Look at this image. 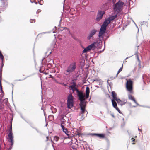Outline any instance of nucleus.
Here are the masks:
<instances>
[{
  "instance_id": "obj_1",
  "label": "nucleus",
  "mask_w": 150,
  "mask_h": 150,
  "mask_svg": "<svg viewBox=\"0 0 150 150\" xmlns=\"http://www.w3.org/2000/svg\"><path fill=\"white\" fill-rule=\"evenodd\" d=\"M76 84L74 83L72 85L69 86L71 88V90L72 91V93H74L75 91H76L77 93V96L79 98L78 99L80 101L79 106L80 108L81 111L80 115L81 116V119L82 120L86 115H84L86 113L87 115L88 112L86 110V102L85 101V95L82 91H79L76 87Z\"/></svg>"
},
{
  "instance_id": "obj_2",
  "label": "nucleus",
  "mask_w": 150,
  "mask_h": 150,
  "mask_svg": "<svg viewBox=\"0 0 150 150\" xmlns=\"http://www.w3.org/2000/svg\"><path fill=\"white\" fill-rule=\"evenodd\" d=\"M76 68V63L75 62L71 63L68 67L64 74L66 75H69L70 73L74 72Z\"/></svg>"
},
{
  "instance_id": "obj_3",
  "label": "nucleus",
  "mask_w": 150,
  "mask_h": 150,
  "mask_svg": "<svg viewBox=\"0 0 150 150\" xmlns=\"http://www.w3.org/2000/svg\"><path fill=\"white\" fill-rule=\"evenodd\" d=\"M74 97L71 93L69 94L67 97V107L69 109L72 108L74 104Z\"/></svg>"
},
{
  "instance_id": "obj_4",
  "label": "nucleus",
  "mask_w": 150,
  "mask_h": 150,
  "mask_svg": "<svg viewBox=\"0 0 150 150\" xmlns=\"http://www.w3.org/2000/svg\"><path fill=\"white\" fill-rule=\"evenodd\" d=\"M126 88L127 91L130 93H133V82L130 79L127 81L126 84Z\"/></svg>"
},
{
  "instance_id": "obj_5",
  "label": "nucleus",
  "mask_w": 150,
  "mask_h": 150,
  "mask_svg": "<svg viewBox=\"0 0 150 150\" xmlns=\"http://www.w3.org/2000/svg\"><path fill=\"white\" fill-rule=\"evenodd\" d=\"M123 4L124 3L123 2L119 1L115 4L114 7V10L117 11H119L123 6Z\"/></svg>"
},
{
  "instance_id": "obj_6",
  "label": "nucleus",
  "mask_w": 150,
  "mask_h": 150,
  "mask_svg": "<svg viewBox=\"0 0 150 150\" xmlns=\"http://www.w3.org/2000/svg\"><path fill=\"white\" fill-rule=\"evenodd\" d=\"M94 45L95 44L93 43L88 46L87 47L84 49L83 51V53H85L87 51H89L91 50H94L95 49Z\"/></svg>"
},
{
  "instance_id": "obj_7",
  "label": "nucleus",
  "mask_w": 150,
  "mask_h": 150,
  "mask_svg": "<svg viewBox=\"0 0 150 150\" xmlns=\"http://www.w3.org/2000/svg\"><path fill=\"white\" fill-rule=\"evenodd\" d=\"M105 12L103 11H99L97 15V16L96 20L97 21H99L103 17Z\"/></svg>"
},
{
  "instance_id": "obj_8",
  "label": "nucleus",
  "mask_w": 150,
  "mask_h": 150,
  "mask_svg": "<svg viewBox=\"0 0 150 150\" xmlns=\"http://www.w3.org/2000/svg\"><path fill=\"white\" fill-rule=\"evenodd\" d=\"M13 138V133L12 132V123H11V126H10V142L11 143V146H12L13 144L14 141Z\"/></svg>"
},
{
  "instance_id": "obj_9",
  "label": "nucleus",
  "mask_w": 150,
  "mask_h": 150,
  "mask_svg": "<svg viewBox=\"0 0 150 150\" xmlns=\"http://www.w3.org/2000/svg\"><path fill=\"white\" fill-rule=\"evenodd\" d=\"M95 44V48H96L98 49H100L102 47V41L101 40H99L98 42L93 43Z\"/></svg>"
},
{
  "instance_id": "obj_10",
  "label": "nucleus",
  "mask_w": 150,
  "mask_h": 150,
  "mask_svg": "<svg viewBox=\"0 0 150 150\" xmlns=\"http://www.w3.org/2000/svg\"><path fill=\"white\" fill-rule=\"evenodd\" d=\"M91 135L92 136H96L100 138H104L105 137V135L103 134H96L91 133Z\"/></svg>"
},
{
  "instance_id": "obj_11",
  "label": "nucleus",
  "mask_w": 150,
  "mask_h": 150,
  "mask_svg": "<svg viewBox=\"0 0 150 150\" xmlns=\"http://www.w3.org/2000/svg\"><path fill=\"white\" fill-rule=\"evenodd\" d=\"M110 23V21H109L108 19L106 20L103 22V23L102 25L101 28H103V29H106V27Z\"/></svg>"
},
{
  "instance_id": "obj_12",
  "label": "nucleus",
  "mask_w": 150,
  "mask_h": 150,
  "mask_svg": "<svg viewBox=\"0 0 150 150\" xmlns=\"http://www.w3.org/2000/svg\"><path fill=\"white\" fill-rule=\"evenodd\" d=\"M106 30V29H103V28H101L100 31L99 32V37H102L101 38H103V35L105 33Z\"/></svg>"
},
{
  "instance_id": "obj_13",
  "label": "nucleus",
  "mask_w": 150,
  "mask_h": 150,
  "mask_svg": "<svg viewBox=\"0 0 150 150\" xmlns=\"http://www.w3.org/2000/svg\"><path fill=\"white\" fill-rule=\"evenodd\" d=\"M90 93V89L88 87L86 88V96H85V100L88 98Z\"/></svg>"
},
{
  "instance_id": "obj_14",
  "label": "nucleus",
  "mask_w": 150,
  "mask_h": 150,
  "mask_svg": "<svg viewBox=\"0 0 150 150\" xmlns=\"http://www.w3.org/2000/svg\"><path fill=\"white\" fill-rule=\"evenodd\" d=\"M63 131L67 134V136H69L70 133V132L68 131L67 129L64 127H62Z\"/></svg>"
},
{
  "instance_id": "obj_15",
  "label": "nucleus",
  "mask_w": 150,
  "mask_h": 150,
  "mask_svg": "<svg viewBox=\"0 0 150 150\" xmlns=\"http://www.w3.org/2000/svg\"><path fill=\"white\" fill-rule=\"evenodd\" d=\"M128 98L129 99L133 101L135 103L137 104V103L134 97L131 95L129 94L128 95Z\"/></svg>"
},
{
  "instance_id": "obj_16",
  "label": "nucleus",
  "mask_w": 150,
  "mask_h": 150,
  "mask_svg": "<svg viewBox=\"0 0 150 150\" xmlns=\"http://www.w3.org/2000/svg\"><path fill=\"white\" fill-rule=\"evenodd\" d=\"M96 30H93L90 33L89 35L88 38H91L93 35L95 34Z\"/></svg>"
},
{
  "instance_id": "obj_17",
  "label": "nucleus",
  "mask_w": 150,
  "mask_h": 150,
  "mask_svg": "<svg viewBox=\"0 0 150 150\" xmlns=\"http://www.w3.org/2000/svg\"><path fill=\"white\" fill-rule=\"evenodd\" d=\"M117 17V15H115L114 16H112L110 17H109L108 20H109V21H110H110L113 20H114V19H115Z\"/></svg>"
},
{
  "instance_id": "obj_18",
  "label": "nucleus",
  "mask_w": 150,
  "mask_h": 150,
  "mask_svg": "<svg viewBox=\"0 0 150 150\" xmlns=\"http://www.w3.org/2000/svg\"><path fill=\"white\" fill-rule=\"evenodd\" d=\"M112 96L114 100H116L118 99L117 97V95L114 91L112 92Z\"/></svg>"
},
{
  "instance_id": "obj_19",
  "label": "nucleus",
  "mask_w": 150,
  "mask_h": 150,
  "mask_svg": "<svg viewBox=\"0 0 150 150\" xmlns=\"http://www.w3.org/2000/svg\"><path fill=\"white\" fill-rule=\"evenodd\" d=\"M116 101H117L118 103L121 105H122L125 104V103L122 102L121 100L119 99H117Z\"/></svg>"
},
{
  "instance_id": "obj_20",
  "label": "nucleus",
  "mask_w": 150,
  "mask_h": 150,
  "mask_svg": "<svg viewBox=\"0 0 150 150\" xmlns=\"http://www.w3.org/2000/svg\"><path fill=\"white\" fill-rule=\"evenodd\" d=\"M112 103L113 106L114 107H117V104L115 100H112Z\"/></svg>"
},
{
  "instance_id": "obj_21",
  "label": "nucleus",
  "mask_w": 150,
  "mask_h": 150,
  "mask_svg": "<svg viewBox=\"0 0 150 150\" xmlns=\"http://www.w3.org/2000/svg\"><path fill=\"white\" fill-rule=\"evenodd\" d=\"M48 119L50 121H52L54 119V117L52 115H50L49 116Z\"/></svg>"
},
{
  "instance_id": "obj_22",
  "label": "nucleus",
  "mask_w": 150,
  "mask_h": 150,
  "mask_svg": "<svg viewBox=\"0 0 150 150\" xmlns=\"http://www.w3.org/2000/svg\"><path fill=\"white\" fill-rule=\"evenodd\" d=\"M141 25H145L146 26V27H148V23L147 22L143 21L140 23Z\"/></svg>"
},
{
  "instance_id": "obj_23",
  "label": "nucleus",
  "mask_w": 150,
  "mask_h": 150,
  "mask_svg": "<svg viewBox=\"0 0 150 150\" xmlns=\"http://www.w3.org/2000/svg\"><path fill=\"white\" fill-rule=\"evenodd\" d=\"M47 33V32H43L42 33H41L39 34L38 35L37 37H44V36L43 35L44 34H45Z\"/></svg>"
},
{
  "instance_id": "obj_24",
  "label": "nucleus",
  "mask_w": 150,
  "mask_h": 150,
  "mask_svg": "<svg viewBox=\"0 0 150 150\" xmlns=\"http://www.w3.org/2000/svg\"><path fill=\"white\" fill-rule=\"evenodd\" d=\"M59 137L57 136H55L54 137V141L56 142H57L59 139Z\"/></svg>"
},
{
  "instance_id": "obj_25",
  "label": "nucleus",
  "mask_w": 150,
  "mask_h": 150,
  "mask_svg": "<svg viewBox=\"0 0 150 150\" xmlns=\"http://www.w3.org/2000/svg\"><path fill=\"white\" fill-rule=\"evenodd\" d=\"M7 133L8 134L7 139L8 141H9V130H7Z\"/></svg>"
},
{
  "instance_id": "obj_26",
  "label": "nucleus",
  "mask_w": 150,
  "mask_h": 150,
  "mask_svg": "<svg viewBox=\"0 0 150 150\" xmlns=\"http://www.w3.org/2000/svg\"><path fill=\"white\" fill-rule=\"evenodd\" d=\"M61 123L66 122V120L63 117H62L60 119Z\"/></svg>"
},
{
  "instance_id": "obj_27",
  "label": "nucleus",
  "mask_w": 150,
  "mask_h": 150,
  "mask_svg": "<svg viewBox=\"0 0 150 150\" xmlns=\"http://www.w3.org/2000/svg\"><path fill=\"white\" fill-rule=\"evenodd\" d=\"M3 102L4 103H5L6 105H7V103H8V99L7 98H6L4 99L3 100Z\"/></svg>"
},
{
  "instance_id": "obj_28",
  "label": "nucleus",
  "mask_w": 150,
  "mask_h": 150,
  "mask_svg": "<svg viewBox=\"0 0 150 150\" xmlns=\"http://www.w3.org/2000/svg\"><path fill=\"white\" fill-rule=\"evenodd\" d=\"M122 68H123V64L122 65V67L119 69V70L118 71V72L117 74V75L121 71H122Z\"/></svg>"
},
{
  "instance_id": "obj_29",
  "label": "nucleus",
  "mask_w": 150,
  "mask_h": 150,
  "mask_svg": "<svg viewBox=\"0 0 150 150\" xmlns=\"http://www.w3.org/2000/svg\"><path fill=\"white\" fill-rule=\"evenodd\" d=\"M120 113H121V112L120 111V110L118 108L117 106V107H114Z\"/></svg>"
},
{
  "instance_id": "obj_30",
  "label": "nucleus",
  "mask_w": 150,
  "mask_h": 150,
  "mask_svg": "<svg viewBox=\"0 0 150 150\" xmlns=\"http://www.w3.org/2000/svg\"><path fill=\"white\" fill-rule=\"evenodd\" d=\"M39 3L40 5H42L43 3V1L42 0H40V1H39Z\"/></svg>"
},
{
  "instance_id": "obj_31",
  "label": "nucleus",
  "mask_w": 150,
  "mask_h": 150,
  "mask_svg": "<svg viewBox=\"0 0 150 150\" xmlns=\"http://www.w3.org/2000/svg\"><path fill=\"white\" fill-rule=\"evenodd\" d=\"M65 125V122L61 123V127H64Z\"/></svg>"
},
{
  "instance_id": "obj_32",
  "label": "nucleus",
  "mask_w": 150,
  "mask_h": 150,
  "mask_svg": "<svg viewBox=\"0 0 150 150\" xmlns=\"http://www.w3.org/2000/svg\"><path fill=\"white\" fill-rule=\"evenodd\" d=\"M135 55H136V57L137 58V60H138V61H140L139 59V56H138V54H135Z\"/></svg>"
},
{
  "instance_id": "obj_33",
  "label": "nucleus",
  "mask_w": 150,
  "mask_h": 150,
  "mask_svg": "<svg viewBox=\"0 0 150 150\" xmlns=\"http://www.w3.org/2000/svg\"><path fill=\"white\" fill-rule=\"evenodd\" d=\"M30 22L31 23H34L35 22L34 20H32L30 19Z\"/></svg>"
},
{
  "instance_id": "obj_34",
  "label": "nucleus",
  "mask_w": 150,
  "mask_h": 150,
  "mask_svg": "<svg viewBox=\"0 0 150 150\" xmlns=\"http://www.w3.org/2000/svg\"><path fill=\"white\" fill-rule=\"evenodd\" d=\"M41 11L40 9L36 11L37 13H39Z\"/></svg>"
},
{
  "instance_id": "obj_35",
  "label": "nucleus",
  "mask_w": 150,
  "mask_h": 150,
  "mask_svg": "<svg viewBox=\"0 0 150 150\" xmlns=\"http://www.w3.org/2000/svg\"><path fill=\"white\" fill-rule=\"evenodd\" d=\"M131 140H132V141L133 142H134L135 141V139H134L133 138H132V139H131Z\"/></svg>"
},
{
  "instance_id": "obj_36",
  "label": "nucleus",
  "mask_w": 150,
  "mask_h": 150,
  "mask_svg": "<svg viewBox=\"0 0 150 150\" xmlns=\"http://www.w3.org/2000/svg\"><path fill=\"white\" fill-rule=\"evenodd\" d=\"M46 141H47L49 139V137H48V136H47L46 137Z\"/></svg>"
},
{
  "instance_id": "obj_37",
  "label": "nucleus",
  "mask_w": 150,
  "mask_h": 150,
  "mask_svg": "<svg viewBox=\"0 0 150 150\" xmlns=\"http://www.w3.org/2000/svg\"><path fill=\"white\" fill-rule=\"evenodd\" d=\"M93 81H98V80L97 79H93Z\"/></svg>"
},
{
  "instance_id": "obj_38",
  "label": "nucleus",
  "mask_w": 150,
  "mask_h": 150,
  "mask_svg": "<svg viewBox=\"0 0 150 150\" xmlns=\"http://www.w3.org/2000/svg\"><path fill=\"white\" fill-rule=\"evenodd\" d=\"M35 0H30V1L32 3H33L34 2Z\"/></svg>"
},
{
  "instance_id": "obj_39",
  "label": "nucleus",
  "mask_w": 150,
  "mask_h": 150,
  "mask_svg": "<svg viewBox=\"0 0 150 150\" xmlns=\"http://www.w3.org/2000/svg\"><path fill=\"white\" fill-rule=\"evenodd\" d=\"M111 115L112 116V117H113V118H114L115 117L114 115L113 114H111Z\"/></svg>"
},
{
  "instance_id": "obj_40",
  "label": "nucleus",
  "mask_w": 150,
  "mask_h": 150,
  "mask_svg": "<svg viewBox=\"0 0 150 150\" xmlns=\"http://www.w3.org/2000/svg\"><path fill=\"white\" fill-rule=\"evenodd\" d=\"M1 87H2V86L1 85V81L0 82V88H1Z\"/></svg>"
},
{
  "instance_id": "obj_41",
  "label": "nucleus",
  "mask_w": 150,
  "mask_h": 150,
  "mask_svg": "<svg viewBox=\"0 0 150 150\" xmlns=\"http://www.w3.org/2000/svg\"><path fill=\"white\" fill-rule=\"evenodd\" d=\"M49 76V78H53V76H52V75H50V76Z\"/></svg>"
},
{
  "instance_id": "obj_42",
  "label": "nucleus",
  "mask_w": 150,
  "mask_h": 150,
  "mask_svg": "<svg viewBox=\"0 0 150 150\" xmlns=\"http://www.w3.org/2000/svg\"><path fill=\"white\" fill-rule=\"evenodd\" d=\"M0 88V90H1V92H2V93L3 92V91L2 90V87H1V88Z\"/></svg>"
},
{
  "instance_id": "obj_43",
  "label": "nucleus",
  "mask_w": 150,
  "mask_h": 150,
  "mask_svg": "<svg viewBox=\"0 0 150 150\" xmlns=\"http://www.w3.org/2000/svg\"><path fill=\"white\" fill-rule=\"evenodd\" d=\"M67 29V28H66V27H65V28H64V29Z\"/></svg>"
},
{
  "instance_id": "obj_44",
  "label": "nucleus",
  "mask_w": 150,
  "mask_h": 150,
  "mask_svg": "<svg viewBox=\"0 0 150 150\" xmlns=\"http://www.w3.org/2000/svg\"><path fill=\"white\" fill-rule=\"evenodd\" d=\"M35 3L36 4H38V2H36Z\"/></svg>"
},
{
  "instance_id": "obj_45",
  "label": "nucleus",
  "mask_w": 150,
  "mask_h": 150,
  "mask_svg": "<svg viewBox=\"0 0 150 150\" xmlns=\"http://www.w3.org/2000/svg\"><path fill=\"white\" fill-rule=\"evenodd\" d=\"M137 37H139V35H138V34L137 33Z\"/></svg>"
},
{
  "instance_id": "obj_46",
  "label": "nucleus",
  "mask_w": 150,
  "mask_h": 150,
  "mask_svg": "<svg viewBox=\"0 0 150 150\" xmlns=\"http://www.w3.org/2000/svg\"><path fill=\"white\" fill-rule=\"evenodd\" d=\"M45 73V74H48L47 73Z\"/></svg>"
},
{
  "instance_id": "obj_47",
  "label": "nucleus",
  "mask_w": 150,
  "mask_h": 150,
  "mask_svg": "<svg viewBox=\"0 0 150 150\" xmlns=\"http://www.w3.org/2000/svg\"><path fill=\"white\" fill-rule=\"evenodd\" d=\"M132 144H135V143H132Z\"/></svg>"
},
{
  "instance_id": "obj_48",
  "label": "nucleus",
  "mask_w": 150,
  "mask_h": 150,
  "mask_svg": "<svg viewBox=\"0 0 150 150\" xmlns=\"http://www.w3.org/2000/svg\"><path fill=\"white\" fill-rule=\"evenodd\" d=\"M8 150H9V148L8 149Z\"/></svg>"
},
{
  "instance_id": "obj_49",
  "label": "nucleus",
  "mask_w": 150,
  "mask_h": 150,
  "mask_svg": "<svg viewBox=\"0 0 150 150\" xmlns=\"http://www.w3.org/2000/svg\"><path fill=\"white\" fill-rule=\"evenodd\" d=\"M51 142H53V141H52V140H51Z\"/></svg>"
},
{
  "instance_id": "obj_50",
  "label": "nucleus",
  "mask_w": 150,
  "mask_h": 150,
  "mask_svg": "<svg viewBox=\"0 0 150 150\" xmlns=\"http://www.w3.org/2000/svg\"><path fill=\"white\" fill-rule=\"evenodd\" d=\"M11 148L10 147V150L11 149Z\"/></svg>"
},
{
  "instance_id": "obj_51",
  "label": "nucleus",
  "mask_w": 150,
  "mask_h": 150,
  "mask_svg": "<svg viewBox=\"0 0 150 150\" xmlns=\"http://www.w3.org/2000/svg\"><path fill=\"white\" fill-rule=\"evenodd\" d=\"M65 0L64 1V2H65Z\"/></svg>"
},
{
  "instance_id": "obj_52",
  "label": "nucleus",
  "mask_w": 150,
  "mask_h": 150,
  "mask_svg": "<svg viewBox=\"0 0 150 150\" xmlns=\"http://www.w3.org/2000/svg\"><path fill=\"white\" fill-rule=\"evenodd\" d=\"M1 13V12H0V13Z\"/></svg>"
}]
</instances>
